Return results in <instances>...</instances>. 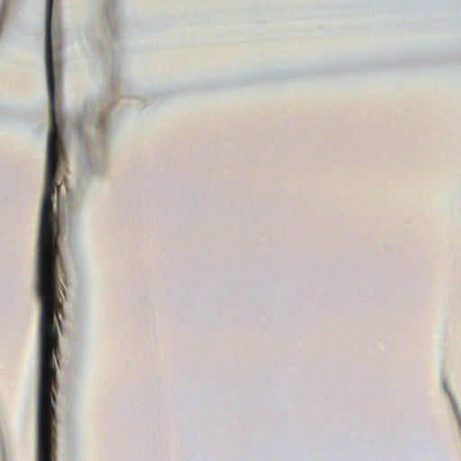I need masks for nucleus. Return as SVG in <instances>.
I'll list each match as a JSON object with an SVG mask.
<instances>
[{
	"label": "nucleus",
	"mask_w": 461,
	"mask_h": 461,
	"mask_svg": "<svg viewBox=\"0 0 461 461\" xmlns=\"http://www.w3.org/2000/svg\"><path fill=\"white\" fill-rule=\"evenodd\" d=\"M53 0H47L46 3V37H45V56L48 80V92L50 103V128L48 138L47 159H59V152L61 142L59 137L55 108H54V88L55 79L53 71V58L51 46V14Z\"/></svg>",
	"instance_id": "1"
}]
</instances>
